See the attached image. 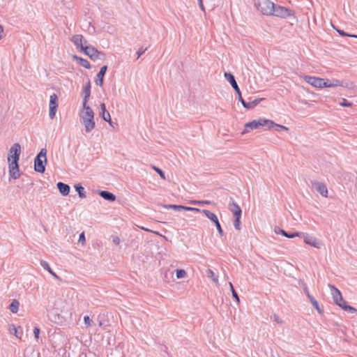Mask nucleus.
<instances>
[{"label": "nucleus", "mask_w": 357, "mask_h": 357, "mask_svg": "<svg viewBox=\"0 0 357 357\" xmlns=\"http://www.w3.org/2000/svg\"><path fill=\"white\" fill-rule=\"evenodd\" d=\"M241 217V216H234L235 218L234 220L233 224H234V227L237 230L241 229V221H240Z\"/></svg>", "instance_id": "nucleus-32"}, {"label": "nucleus", "mask_w": 357, "mask_h": 357, "mask_svg": "<svg viewBox=\"0 0 357 357\" xmlns=\"http://www.w3.org/2000/svg\"><path fill=\"white\" fill-rule=\"evenodd\" d=\"M199 7L203 12H206L205 7L203 3V0H197Z\"/></svg>", "instance_id": "nucleus-47"}, {"label": "nucleus", "mask_w": 357, "mask_h": 357, "mask_svg": "<svg viewBox=\"0 0 357 357\" xmlns=\"http://www.w3.org/2000/svg\"><path fill=\"white\" fill-rule=\"evenodd\" d=\"M274 231L277 234H282V236H284L287 238H293L296 236L300 237L301 236H304V233H303V232L295 231V232H292V233H288L286 231H284V229H282L278 227H275Z\"/></svg>", "instance_id": "nucleus-12"}, {"label": "nucleus", "mask_w": 357, "mask_h": 357, "mask_svg": "<svg viewBox=\"0 0 357 357\" xmlns=\"http://www.w3.org/2000/svg\"><path fill=\"white\" fill-rule=\"evenodd\" d=\"M58 106H59L58 96H57L56 94L53 93L50 97V105H49V107H50V108L53 107L54 109H57Z\"/></svg>", "instance_id": "nucleus-23"}, {"label": "nucleus", "mask_w": 357, "mask_h": 357, "mask_svg": "<svg viewBox=\"0 0 357 357\" xmlns=\"http://www.w3.org/2000/svg\"><path fill=\"white\" fill-rule=\"evenodd\" d=\"M113 242L116 244H119L120 243V239L119 237L116 236L113 238Z\"/></svg>", "instance_id": "nucleus-53"}, {"label": "nucleus", "mask_w": 357, "mask_h": 357, "mask_svg": "<svg viewBox=\"0 0 357 357\" xmlns=\"http://www.w3.org/2000/svg\"><path fill=\"white\" fill-rule=\"evenodd\" d=\"M99 195L101 197L107 201L114 202L116 199V196L109 191L101 190L100 191Z\"/></svg>", "instance_id": "nucleus-22"}, {"label": "nucleus", "mask_w": 357, "mask_h": 357, "mask_svg": "<svg viewBox=\"0 0 357 357\" xmlns=\"http://www.w3.org/2000/svg\"><path fill=\"white\" fill-rule=\"evenodd\" d=\"M75 190L77 192L79 197L81 198H85L86 194L84 188L82 186L81 184H76L75 185Z\"/></svg>", "instance_id": "nucleus-27"}, {"label": "nucleus", "mask_w": 357, "mask_h": 357, "mask_svg": "<svg viewBox=\"0 0 357 357\" xmlns=\"http://www.w3.org/2000/svg\"><path fill=\"white\" fill-rule=\"evenodd\" d=\"M142 229L144 230V231H150L149 229H146V228H144V227H141Z\"/></svg>", "instance_id": "nucleus-57"}, {"label": "nucleus", "mask_w": 357, "mask_h": 357, "mask_svg": "<svg viewBox=\"0 0 357 357\" xmlns=\"http://www.w3.org/2000/svg\"><path fill=\"white\" fill-rule=\"evenodd\" d=\"M183 206H181V205H176V204H167V205H164V208H167V209H169V208H172V209H174L176 211H183Z\"/></svg>", "instance_id": "nucleus-30"}, {"label": "nucleus", "mask_w": 357, "mask_h": 357, "mask_svg": "<svg viewBox=\"0 0 357 357\" xmlns=\"http://www.w3.org/2000/svg\"><path fill=\"white\" fill-rule=\"evenodd\" d=\"M255 5L263 15H271L273 11H274L275 4L270 0H257Z\"/></svg>", "instance_id": "nucleus-5"}, {"label": "nucleus", "mask_w": 357, "mask_h": 357, "mask_svg": "<svg viewBox=\"0 0 357 357\" xmlns=\"http://www.w3.org/2000/svg\"><path fill=\"white\" fill-rule=\"evenodd\" d=\"M56 185L60 193L63 196H67L69 194L70 188L68 184H66L63 182H58Z\"/></svg>", "instance_id": "nucleus-20"}, {"label": "nucleus", "mask_w": 357, "mask_h": 357, "mask_svg": "<svg viewBox=\"0 0 357 357\" xmlns=\"http://www.w3.org/2000/svg\"><path fill=\"white\" fill-rule=\"evenodd\" d=\"M225 77L230 83L232 88L234 89L236 94L238 95V100H240V97H242L241 92L240 89L237 84V82L235 79L234 76L231 73H225Z\"/></svg>", "instance_id": "nucleus-9"}, {"label": "nucleus", "mask_w": 357, "mask_h": 357, "mask_svg": "<svg viewBox=\"0 0 357 357\" xmlns=\"http://www.w3.org/2000/svg\"><path fill=\"white\" fill-rule=\"evenodd\" d=\"M70 40L76 48L79 49L80 51L82 50V48H84L87 43V41L84 40L83 36L79 34L73 36Z\"/></svg>", "instance_id": "nucleus-10"}, {"label": "nucleus", "mask_w": 357, "mask_h": 357, "mask_svg": "<svg viewBox=\"0 0 357 357\" xmlns=\"http://www.w3.org/2000/svg\"><path fill=\"white\" fill-rule=\"evenodd\" d=\"M261 100V99H255L254 100L251 101L253 107H255L257 106L260 102Z\"/></svg>", "instance_id": "nucleus-51"}, {"label": "nucleus", "mask_w": 357, "mask_h": 357, "mask_svg": "<svg viewBox=\"0 0 357 357\" xmlns=\"http://www.w3.org/2000/svg\"><path fill=\"white\" fill-rule=\"evenodd\" d=\"M322 79L323 78L312 77L308 75L304 77V80L307 83L316 88H321Z\"/></svg>", "instance_id": "nucleus-14"}, {"label": "nucleus", "mask_w": 357, "mask_h": 357, "mask_svg": "<svg viewBox=\"0 0 357 357\" xmlns=\"http://www.w3.org/2000/svg\"><path fill=\"white\" fill-rule=\"evenodd\" d=\"M302 236L304 238L303 241H304L305 243L310 245L316 248H320L321 243L315 237H313V236H310L305 233H304V236Z\"/></svg>", "instance_id": "nucleus-13"}, {"label": "nucleus", "mask_w": 357, "mask_h": 357, "mask_svg": "<svg viewBox=\"0 0 357 357\" xmlns=\"http://www.w3.org/2000/svg\"><path fill=\"white\" fill-rule=\"evenodd\" d=\"M84 321L85 325L89 326L91 325L92 320L90 319V317L89 316H85L84 317Z\"/></svg>", "instance_id": "nucleus-46"}, {"label": "nucleus", "mask_w": 357, "mask_h": 357, "mask_svg": "<svg viewBox=\"0 0 357 357\" xmlns=\"http://www.w3.org/2000/svg\"><path fill=\"white\" fill-rule=\"evenodd\" d=\"M47 150L42 149L34 159V170L39 173H43L45 171V164L47 163Z\"/></svg>", "instance_id": "nucleus-4"}, {"label": "nucleus", "mask_w": 357, "mask_h": 357, "mask_svg": "<svg viewBox=\"0 0 357 357\" xmlns=\"http://www.w3.org/2000/svg\"><path fill=\"white\" fill-rule=\"evenodd\" d=\"M83 108L85 109V112L82 113L81 117L83 120L86 132H90L94 129L96 125L94 121V112L89 106H85L83 107Z\"/></svg>", "instance_id": "nucleus-3"}, {"label": "nucleus", "mask_w": 357, "mask_h": 357, "mask_svg": "<svg viewBox=\"0 0 357 357\" xmlns=\"http://www.w3.org/2000/svg\"><path fill=\"white\" fill-rule=\"evenodd\" d=\"M202 212L209 219L211 220L213 222H214V225H215L218 231V233L220 235V236H222L224 235V231L221 227V225L219 222V220H218V218L217 217V215L211 212L210 211L208 210H206V209H204L202 211Z\"/></svg>", "instance_id": "nucleus-7"}, {"label": "nucleus", "mask_w": 357, "mask_h": 357, "mask_svg": "<svg viewBox=\"0 0 357 357\" xmlns=\"http://www.w3.org/2000/svg\"><path fill=\"white\" fill-rule=\"evenodd\" d=\"M311 183L312 187L314 188L315 190L320 193V195L326 197L328 196L327 187L324 183L317 181H312Z\"/></svg>", "instance_id": "nucleus-11"}, {"label": "nucleus", "mask_w": 357, "mask_h": 357, "mask_svg": "<svg viewBox=\"0 0 357 357\" xmlns=\"http://www.w3.org/2000/svg\"><path fill=\"white\" fill-rule=\"evenodd\" d=\"M21 153V146L18 143L14 144L9 150L8 160L9 162V173L11 178L17 179L20 177L18 161Z\"/></svg>", "instance_id": "nucleus-2"}, {"label": "nucleus", "mask_w": 357, "mask_h": 357, "mask_svg": "<svg viewBox=\"0 0 357 357\" xmlns=\"http://www.w3.org/2000/svg\"><path fill=\"white\" fill-rule=\"evenodd\" d=\"M303 290H304V292L306 294V296H307V293H310V292H309L308 289H307V287L306 286L304 287Z\"/></svg>", "instance_id": "nucleus-55"}, {"label": "nucleus", "mask_w": 357, "mask_h": 357, "mask_svg": "<svg viewBox=\"0 0 357 357\" xmlns=\"http://www.w3.org/2000/svg\"><path fill=\"white\" fill-rule=\"evenodd\" d=\"M82 52H83L86 55H87L91 59L93 60L99 59V54H100V52L94 47L86 45L84 48H82Z\"/></svg>", "instance_id": "nucleus-8"}, {"label": "nucleus", "mask_w": 357, "mask_h": 357, "mask_svg": "<svg viewBox=\"0 0 357 357\" xmlns=\"http://www.w3.org/2000/svg\"><path fill=\"white\" fill-rule=\"evenodd\" d=\"M74 59L79 61V63L86 69L91 68V64L89 61L85 59L81 58L77 56H74Z\"/></svg>", "instance_id": "nucleus-24"}, {"label": "nucleus", "mask_w": 357, "mask_h": 357, "mask_svg": "<svg viewBox=\"0 0 357 357\" xmlns=\"http://www.w3.org/2000/svg\"><path fill=\"white\" fill-rule=\"evenodd\" d=\"M229 287H230V289H231L233 298L236 300V301L237 303H239L240 302V299H239L238 295L236 293V291H235V289H234V288L233 287L232 283L231 282H229Z\"/></svg>", "instance_id": "nucleus-29"}, {"label": "nucleus", "mask_w": 357, "mask_h": 357, "mask_svg": "<svg viewBox=\"0 0 357 357\" xmlns=\"http://www.w3.org/2000/svg\"><path fill=\"white\" fill-rule=\"evenodd\" d=\"M10 331L11 333H13L17 337H18V338L21 337L19 335L18 329L15 327V325H13V324L10 325Z\"/></svg>", "instance_id": "nucleus-34"}, {"label": "nucleus", "mask_w": 357, "mask_h": 357, "mask_svg": "<svg viewBox=\"0 0 357 357\" xmlns=\"http://www.w3.org/2000/svg\"><path fill=\"white\" fill-rule=\"evenodd\" d=\"M332 87L342 86L347 89H352L354 84L352 82L341 81L339 79H333L331 80Z\"/></svg>", "instance_id": "nucleus-17"}, {"label": "nucleus", "mask_w": 357, "mask_h": 357, "mask_svg": "<svg viewBox=\"0 0 357 357\" xmlns=\"http://www.w3.org/2000/svg\"><path fill=\"white\" fill-rule=\"evenodd\" d=\"M328 287L331 290V294L334 302L337 303V300L340 298V296H342L340 291L331 284H328Z\"/></svg>", "instance_id": "nucleus-21"}, {"label": "nucleus", "mask_w": 357, "mask_h": 357, "mask_svg": "<svg viewBox=\"0 0 357 357\" xmlns=\"http://www.w3.org/2000/svg\"><path fill=\"white\" fill-rule=\"evenodd\" d=\"M3 31V26L0 24V39L2 38L1 33Z\"/></svg>", "instance_id": "nucleus-54"}, {"label": "nucleus", "mask_w": 357, "mask_h": 357, "mask_svg": "<svg viewBox=\"0 0 357 357\" xmlns=\"http://www.w3.org/2000/svg\"><path fill=\"white\" fill-rule=\"evenodd\" d=\"M33 333L36 338H38L40 334V329L38 327H34Z\"/></svg>", "instance_id": "nucleus-49"}, {"label": "nucleus", "mask_w": 357, "mask_h": 357, "mask_svg": "<svg viewBox=\"0 0 357 357\" xmlns=\"http://www.w3.org/2000/svg\"><path fill=\"white\" fill-rule=\"evenodd\" d=\"M56 110H57V109H54L53 107L50 108V109H49V116H50V118L51 119H53L55 117Z\"/></svg>", "instance_id": "nucleus-39"}, {"label": "nucleus", "mask_w": 357, "mask_h": 357, "mask_svg": "<svg viewBox=\"0 0 357 357\" xmlns=\"http://www.w3.org/2000/svg\"><path fill=\"white\" fill-rule=\"evenodd\" d=\"M343 310H344L346 311H349V312H350L351 313L357 312V310L355 307H351V306H350V305H349L347 304L346 305H344Z\"/></svg>", "instance_id": "nucleus-38"}, {"label": "nucleus", "mask_w": 357, "mask_h": 357, "mask_svg": "<svg viewBox=\"0 0 357 357\" xmlns=\"http://www.w3.org/2000/svg\"><path fill=\"white\" fill-rule=\"evenodd\" d=\"M335 30L340 33V36H349V34L347 33L346 32H344L343 30H340V29H335Z\"/></svg>", "instance_id": "nucleus-50"}, {"label": "nucleus", "mask_w": 357, "mask_h": 357, "mask_svg": "<svg viewBox=\"0 0 357 357\" xmlns=\"http://www.w3.org/2000/svg\"><path fill=\"white\" fill-rule=\"evenodd\" d=\"M212 202L208 200H204V201H191V204H197V205H203V204H211Z\"/></svg>", "instance_id": "nucleus-36"}, {"label": "nucleus", "mask_w": 357, "mask_h": 357, "mask_svg": "<svg viewBox=\"0 0 357 357\" xmlns=\"http://www.w3.org/2000/svg\"><path fill=\"white\" fill-rule=\"evenodd\" d=\"M79 242H81L82 243H85V235H84V232H82L79 234Z\"/></svg>", "instance_id": "nucleus-48"}, {"label": "nucleus", "mask_w": 357, "mask_h": 357, "mask_svg": "<svg viewBox=\"0 0 357 357\" xmlns=\"http://www.w3.org/2000/svg\"><path fill=\"white\" fill-rule=\"evenodd\" d=\"M147 50V48H143V47H141L137 52V59H139L146 51Z\"/></svg>", "instance_id": "nucleus-45"}, {"label": "nucleus", "mask_w": 357, "mask_h": 357, "mask_svg": "<svg viewBox=\"0 0 357 357\" xmlns=\"http://www.w3.org/2000/svg\"><path fill=\"white\" fill-rule=\"evenodd\" d=\"M206 276L208 278H211L217 286L219 285L218 278L215 275V273L211 269H208L206 271Z\"/></svg>", "instance_id": "nucleus-26"}, {"label": "nucleus", "mask_w": 357, "mask_h": 357, "mask_svg": "<svg viewBox=\"0 0 357 357\" xmlns=\"http://www.w3.org/2000/svg\"><path fill=\"white\" fill-rule=\"evenodd\" d=\"M186 272L183 269H177L176 272V276L178 279L183 278L185 276Z\"/></svg>", "instance_id": "nucleus-33"}, {"label": "nucleus", "mask_w": 357, "mask_h": 357, "mask_svg": "<svg viewBox=\"0 0 357 357\" xmlns=\"http://www.w3.org/2000/svg\"><path fill=\"white\" fill-rule=\"evenodd\" d=\"M40 265L42 267L47 270L52 275H53L56 278H59L58 275L52 271V269L50 268L49 264L45 261H40Z\"/></svg>", "instance_id": "nucleus-25"}, {"label": "nucleus", "mask_w": 357, "mask_h": 357, "mask_svg": "<svg viewBox=\"0 0 357 357\" xmlns=\"http://www.w3.org/2000/svg\"><path fill=\"white\" fill-rule=\"evenodd\" d=\"M261 127H262V128L265 127L267 129L274 128L277 131H280V130H289L287 127H286L284 126L280 125V124H277L272 120L266 119L264 118H259L258 119H255L250 122L245 123V129L242 132V134L243 135L245 133L249 132L250 131H251L252 130L258 129Z\"/></svg>", "instance_id": "nucleus-1"}, {"label": "nucleus", "mask_w": 357, "mask_h": 357, "mask_svg": "<svg viewBox=\"0 0 357 357\" xmlns=\"http://www.w3.org/2000/svg\"><path fill=\"white\" fill-rule=\"evenodd\" d=\"M307 296L309 298L311 303L316 300L310 293H307Z\"/></svg>", "instance_id": "nucleus-52"}, {"label": "nucleus", "mask_w": 357, "mask_h": 357, "mask_svg": "<svg viewBox=\"0 0 357 357\" xmlns=\"http://www.w3.org/2000/svg\"><path fill=\"white\" fill-rule=\"evenodd\" d=\"M340 105L342 107H351L352 104L344 98Z\"/></svg>", "instance_id": "nucleus-44"}, {"label": "nucleus", "mask_w": 357, "mask_h": 357, "mask_svg": "<svg viewBox=\"0 0 357 357\" xmlns=\"http://www.w3.org/2000/svg\"><path fill=\"white\" fill-rule=\"evenodd\" d=\"M82 95H83V107L88 106L87 102L91 95V82L89 80L88 82L83 86L82 89Z\"/></svg>", "instance_id": "nucleus-15"}, {"label": "nucleus", "mask_w": 357, "mask_h": 357, "mask_svg": "<svg viewBox=\"0 0 357 357\" xmlns=\"http://www.w3.org/2000/svg\"><path fill=\"white\" fill-rule=\"evenodd\" d=\"M271 318H273V320L275 322H277L278 324H283L282 319L280 317H279V316H278L276 314H274Z\"/></svg>", "instance_id": "nucleus-42"}, {"label": "nucleus", "mask_w": 357, "mask_h": 357, "mask_svg": "<svg viewBox=\"0 0 357 357\" xmlns=\"http://www.w3.org/2000/svg\"><path fill=\"white\" fill-rule=\"evenodd\" d=\"M294 15V11L286 7H283L279 5H275L274 11H273L271 15L287 18Z\"/></svg>", "instance_id": "nucleus-6"}, {"label": "nucleus", "mask_w": 357, "mask_h": 357, "mask_svg": "<svg viewBox=\"0 0 357 357\" xmlns=\"http://www.w3.org/2000/svg\"><path fill=\"white\" fill-rule=\"evenodd\" d=\"M20 303L17 300H13L9 305V309L13 313H16L18 311Z\"/></svg>", "instance_id": "nucleus-28"}, {"label": "nucleus", "mask_w": 357, "mask_h": 357, "mask_svg": "<svg viewBox=\"0 0 357 357\" xmlns=\"http://www.w3.org/2000/svg\"><path fill=\"white\" fill-rule=\"evenodd\" d=\"M239 101L243 105V106L246 109H252L254 107L251 101L247 102L242 97H240Z\"/></svg>", "instance_id": "nucleus-31"}, {"label": "nucleus", "mask_w": 357, "mask_h": 357, "mask_svg": "<svg viewBox=\"0 0 357 357\" xmlns=\"http://www.w3.org/2000/svg\"><path fill=\"white\" fill-rule=\"evenodd\" d=\"M349 37H353V38H357V36L356 35H351V34H349Z\"/></svg>", "instance_id": "nucleus-56"}, {"label": "nucleus", "mask_w": 357, "mask_h": 357, "mask_svg": "<svg viewBox=\"0 0 357 357\" xmlns=\"http://www.w3.org/2000/svg\"><path fill=\"white\" fill-rule=\"evenodd\" d=\"M153 169L160 175V176L162 179H165V173L161 169L156 167H153Z\"/></svg>", "instance_id": "nucleus-40"}, {"label": "nucleus", "mask_w": 357, "mask_h": 357, "mask_svg": "<svg viewBox=\"0 0 357 357\" xmlns=\"http://www.w3.org/2000/svg\"><path fill=\"white\" fill-rule=\"evenodd\" d=\"M312 305H313V307L319 312V313H321L322 312V310H321V308L319 307V303L317 301V300H315L314 301H313L312 303Z\"/></svg>", "instance_id": "nucleus-43"}, {"label": "nucleus", "mask_w": 357, "mask_h": 357, "mask_svg": "<svg viewBox=\"0 0 357 357\" xmlns=\"http://www.w3.org/2000/svg\"><path fill=\"white\" fill-rule=\"evenodd\" d=\"M229 209L232 212L234 216H241L242 211L240 206L231 198L229 204Z\"/></svg>", "instance_id": "nucleus-16"}, {"label": "nucleus", "mask_w": 357, "mask_h": 357, "mask_svg": "<svg viewBox=\"0 0 357 357\" xmlns=\"http://www.w3.org/2000/svg\"><path fill=\"white\" fill-rule=\"evenodd\" d=\"M107 70V66L105 65L100 68V70L99 73H98V75L96 76V79L95 80V82L97 85H98L100 86H102L103 79H104V77H105Z\"/></svg>", "instance_id": "nucleus-18"}, {"label": "nucleus", "mask_w": 357, "mask_h": 357, "mask_svg": "<svg viewBox=\"0 0 357 357\" xmlns=\"http://www.w3.org/2000/svg\"><path fill=\"white\" fill-rule=\"evenodd\" d=\"M183 211H197V212L202 211L199 208H193V207H189V206H183Z\"/></svg>", "instance_id": "nucleus-41"}, {"label": "nucleus", "mask_w": 357, "mask_h": 357, "mask_svg": "<svg viewBox=\"0 0 357 357\" xmlns=\"http://www.w3.org/2000/svg\"><path fill=\"white\" fill-rule=\"evenodd\" d=\"M100 116H101V118L108 122L110 125H112V121H111V116H110V114L109 113L108 111H107L106 109V107H105V103H101L100 105Z\"/></svg>", "instance_id": "nucleus-19"}, {"label": "nucleus", "mask_w": 357, "mask_h": 357, "mask_svg": "<svg viewBox=\"0 0 357 357\" xmlns=\"http://www.w3.org/2000/svg\"><path fill=\"white\" fill-rule=\"evenodd\" d=\"M327 87H332L331 80H329L328 79H322V84L321 88H327Z\"/></svg>", "instance_id": "nucleus-35"}, {"label": "nucleus", "mask_w": 357, "mask_h": 357, "mask_svg": "<svg viewBox=\"0 0 357 357\" xmlns=\"http://www.w3.org/2000/svg\"><path fill=\"white\" fill-rule=\"evenodd\" d=\"M335 304L343 309L344 305H346L347 303L344 300L342 296H340V298L337 300V303H335Z\"/></svg>", "instance_id": "nucleus-37"}]
</instances>
